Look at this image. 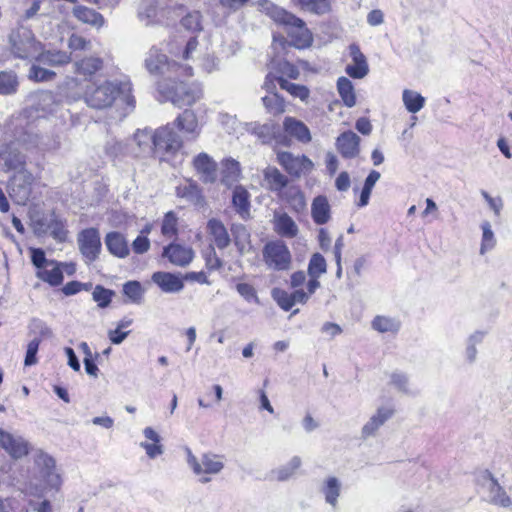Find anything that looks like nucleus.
<instances>
[{
  "label": "nucleus",
  "mask_w": 512,
  "mask_h": 512,
  "mask_svg": "<svg viewBox=\"0 0 512 512\" xmlns=\"http://www.w3.org/2000/svg\"><path fill=\"white\" fill-rule=\"evenodd\" d=\"M131 91L129 81H104L88 86L84 99L86 104L94 109L109 108L116 101L122 102L128 108L133 109L135 100Z\"/></svg>",
  "instance_id": "obj_1"
},
{
  "label": "nucleus",
  "mask_w": 512,
  "mask_h": 512,
  "mask_svg": "<svg viewBox=\"0 0 512 512\" xmlns=\"http://www.w3.org/2000/svg\"><path fill=\"white\" fill-rule=\"evenodd\" d=\"M258 6L262 12L269 16L275 23L283 25L291 38L292 44L299 49L311 46L313 42L312 33L306 27L305 22L275 5L269 0H259Z\"/></svg>",
  "instance_id": "obj_2"
},
{
  "label": "nucleus",
  "mask_w": 512,
  "mask_h": 512,
  "mask_svg": "<svg viewBox=\"0 0 512 512\" xmlns=\"http://www.w3.org/2000/svg\"><path fill=\"white\" fill-rule=\"evenodd\" d=\"M60 484L55 460L46 453H38L34 460L33 480L26 486V494L40 498L46 490L58 489Z\"/></svg>",
  "instance_id": "obj_3"
},
{
  "label": "nucleus",
  "mask_w": 512,
  "mask_h": 512,
  "mask_svg": "<svg viewBox=\"0 0 512 512\" xmlns=\"http://www.w3.org/2000/svg\"><path fill=\"white\" fill-rule=\"evenodd\" d=\"M185 453L188 467L201 484L211 482L213 477L220 474L225 467V457L223 455L205 452L197 457L188 447L185 448Z\"/></svg>",
  "instance_id": "obj_4"
},
{
  "label": "nucleus",
  "mask_w": 512,
  "mask_h": 512,
  "mask_svg": "<svg viewBox=\"0 0 512 512\" xmlns=\"http://www.w3.org/2000/svg\"><path fill=\"white\" fill-rule=\"evenodd\" d=\"M9 44L11 53L19 59L36 57L42 49L41 43L36 40L33 32L23 25L11 31Z\"/></svg>",
  "instance_id": "obj_5"
},
{
  "label": "nucleus",
  "mask_w": 512,
  "mask_h": 512,
  "mask_svg": "<svg viewBox=\"0 0 512 512\" xmlns=\"http://www.w3.org/2000/svg\"><path fill=\"white\" fill-rule=\"evenodd\" d=\"M21 130H15L12 136H6L0 144V170L18 171L26 168V156L19 151L23 144L18 140Z\"/></svg>",
  "instance_id": "obj_6"
},
{
  "label": "nucleus",
  "mask_w": 512,
  "mask_h": 512,
  "mask_svg": "<svg viewBox=\"0 0 512 512\" xmlns=\"http://www.w3.org/2000/svg\"><path fill=\"white\" fill-rule=\"evenodd\" d=\"M477 482L484 490L486 502L499 508L512 509V498L489 470L480 471Z\"/></svg>",
  "instance_id": "obj_7"
},
{
  "label": "nucleus",
  "mask_w": 512,
  "mask_h": 512,
  "mask_svg": "<svg viewBox=\"0 0 512 512\" xmlns=\"http://www.w3.org/2000/svg\"><path fill=\"white\" fill-rule=\"evenodd\" d=\"M145 65L147 70L154 75L170 73L169 76H172V74H178V72L187 77L193 75V68L190 65H182L176 61L169 62L167 56L155 47L149 50Z\"/></svg>",
  "instance_id": "obj_8"
},
{
  "label": "nucleus",
  "mask_w": 512,
  "mask_h": 512,
  "mask_svg": "<svg viewBox=\"0 0 512 512\" xmlns=\"http://www.w3.org/2000/svg\"><path fill=\"white\" fill-rule=\"evenodd\" d=\"M180 76H182L180 72L174 74L173 77L169 76V78L173 79L175 85L170 89L168 98L178 107L191 106L201 98L202 90L195 83H186L180 80ZM183 77L185 76L183 75Z\"/></svg>",
  "instance_id": "obj_9"
},
{
  "label": "nucleus",
  "mask_w": 512,
  "mask_h": 512,
  "mask_svg": "<svg viewBox=\"0 0 512 512\" xmlns=\"http://www.w3.org/2000/svg\"><path fill=\"white\" fill-rule=\"evenodd\" d=\"M263 259L266 265L273 270H288L291 265V253L282 241L268 242L263 248Z\"/></svg>",
  "instance_id": "obj_10"
},
{
  "label": "nucleus",
  "mask_w": 512,
  "mask_h": 512,
  "mask_svg": "<svg viewBox=\"0 0 512 512\" xmlns=\"http://www.w3.org/2000/svg\"><path fill=\"white\" fill-rule=\"evenodd\" d=\"M33 174L27 169H20L14 173L8 183L10 197L19 205H24L31 194Z\"/></svg>",
  "instance_id": "obj_11"
},
{
  "label": "nucleus",
  "mask_w": 512,
  "mask_h": 512,
  "mask_svg": "<svg viewBox=\"0 0 512 512\" xmlns=\"http://www.w3.org/2000/svg\"><path fill=\"white\" fill-rule=\"evenodd\" d=\"M18 140L23 144L27 151L36 149L38 152L45 153L59 148L60 142L56 138L39 135L33 131L32 127L21 128V135Z\"/></svg>",
  "instance_id": "obj_12"
},
{
  "label": "nucleus",
  "mask_w": 512,
  "mask_h": 512,
  "mask_svg": "<svg viewBox=\"0 0 512 512\" xmlns=\"http://www.w3.org/2000/svg\"><path fill=\"white\" fill-rule=\"evenodd\" d=\"M77 244L81 255L87 263L94 262L101 251L100 233L96 228H87L77 235Z\"/></svg>",
  "instance_id": "obj_13"
},
{
  "label": "nucleus",
  "mask_w": 512,
  "mask_h": 512,
  "mask_svg": "<svg viewBox=\"0 0 512 512\" xmlns=\"http://www.w3.org/2000/svg\"><path fill=\"white\" fill-rule=\"evenodd\" d=\"M156 155L161 159L164 155H174L182 147L181 137L169 124L156 129Z\"/></svg>",
  "instance_id": "obj_14"
},
{
  "label": "nucleus",
  "mask_w": 512,
  "mask_h": 512,
  "mask_svg": "<svg viewBox=\"0 0 512 512\" xmlns=\"http://www.w3.org/2000/svg\"><path fill=\"white\" fill-rule=\"evenodd\" d=\"M277 161L291 176L300 177L312 171L314 164L305 155H295L288 151H277Z\"/></svg>",
  "instance_id": "obj_15"
},
{
  "label": "nucleus",
  "mask_w": 512,
  "mask_h": 512,
  "mask_svg": "<svg viewBox=\"0 0 512 512\" xmlns=\"http://www.w3.org/2000/svg\"><path fill=\"white\" fill-rule=\"evenodd\" d=\"M246 131L257 137V139L263 144H269L272 141H275L277 144L288 143L286 137L281 133L280 126L273 121L263 124L259 122H251L246 125Z\"/></svg>",
  "instance_id": "obj_16"
},
{
  "label": "nucleus",
  "mask_w": 512,
  "mask_h": 512,
  "mask_svg": "<svg viewBox=\"0 0 512 512\" xmlns=\"http://www.w3.org/2000/svg\"><path fill=\"white\" fill-rule=\"evenodd\" d=\"M156 130L149 128L138 129L133 135L129 144L130 154L135 157L156 155Z\"/></svg>",
  "instance_id": "obj_17"
},
{
  "label": "nucleus",
  "mask_w": 512,
  "mask_h": 512,
  "mask_svg": "<svg viewBox=\"0 0 512 512\" xmlns=\"http://www.w3.org/2000/svg\"><path fill=\"white\" fill-rule=\"evenodd\" d=\"M0 446L14 459L22 458L29 453V443L26 439L1 429Z\"/></svg>",
  "instance_id": "obj_18"
},
{
  "label": "nucleus",
  "mask_w": 512,
  "mask_h": 512,
  "mask_svg": "<svg viewBox=\"0 0 512 512\" xmlns=\"http://www.w3.org/2000/svg\"><path fill=\"white\" fill-rule=\"evenodd\" d=\"M319 492L324 497L326 504L331 507L332 511H337L339 499L342 492V482L336 476H328L323 479Z\"/></svg>",
  "instance_id": "obj_19"
},
{
  "label": "nucleus",
  "mask_w": 512,
  "mask_h": 512,
  "mask_svg": "<svg viewBox=\"0 0 512 512\" xmlns=\"http://www.w3.org/2000/svg\"><path fill=\"white\" fill-rule=\"evenodd\" d=\"M199 42L196 37H178L169 43V53L178 59L190 60L197 52Z\"/></svg>",
  "instance_id": "obj_20"
},
{
  "label": "nucleus",
  "mask_w": 512,
  "mask_h": 512,
  "mask_svg": "<svg viewBox=\"0 0 512 512\" xmlns=\"http://www.w3.org/2000/svg\"><path fill=\"white\" fill-rule=\"evenodd\" d=\"M360 137L353 131H345L336 139V147L342 157L356 158L360 153Z\"/></svg>",
  "instance_id": "obj_21"
},
{
  "label": "nucleus",
  "mask_w": 512,
  "mask_h": 512,
  "mask_svg": "<svg viewBox=\"0 0 512 512\" xmlns=\"http://www.w3.org/2000/svg\"><path fill=\"white\" fill-rule=\"evenodd\" d=\"M394 410L390 407H379L375 414L363 425L361 429V438L366 440L376 436L377 431L384 423L392 417Z\"/></svg>",
  "instance_id": "obj_22"
},
{
  "label": "nucleus",
  "mask_w": 512,
  "mask_h": 512,
  "mask_svg": "<svg viewBox=\"0 0 512 512\" xmlns=\"http://www.w3.org/2000/svg\"><path fill=\"white\" fill-rule=\"evenodd\" d=\"M349 53L352 59V63L347 65L346 73L354 79H362L369 72V66L365 55L361 52L357 44H351L349 46Z\"/></svg>",
  "instance_id": "obj_23"
},
{
  "label": "nucleus",
  "mask_w": 512,
  "mask_h": 512,
  "mask_svg": "<svg viewBox=\"0 0 512 512\" xmlns=\"http://www.w3.org/2000/svg\"><path fill=\"white\" fill-rule=\"evenodd\" d=\"M193 166L203 182L213 183L217 179V164L208 154H198L193 160Z\"/></svg>",
  "instance_id": "obj_24"
},
{
  "label": "nucleus",
  "mask_w": 512,
  "mask_h": 512,
  "mask_svg": "<svg viewBox=\"0 0 512 512\" xmlns=\"http://www.w3.org/2000/svg\"><path fill=\"white\" fill-rule=\"evenodd\" d=\"M151 279L164 293H179L184 288L181 277L169 272H155Z\"/></svg>",
  "instance_id": "obj_25"
},
{
  "label": "nucleus",
  "mask_w": 512,
  "mask_h": 512,
  "mask_svg": "<svg viewBox=\"0 0 512 512\" xmlns=\"http://www.w3.org/2000/svg\"><path fill=\"white\" fill-rule=\"evenodd\" d=\"M35 232L38 234L50 232L51 236L58 242L66 241L68 233L63 221L54 214L45 218L44 222L40 223L39 227L35 228Z\"/></svg>",
  "instance_id": "obj_26"
},
{
  "label": "nucleus",
  "mask_w": 512,
  "mask_h": 512,
  "mask_svg": "<svg viewBox=\"0 0 512 512\" xmlns=\"http://www.w3.org/2000/svg\"><path fill=\"white\" fill-rule=\"evenodd\" d=\"M163 255L176 266L188 265L194 256L193 250L179 244H171L164 249Z\"/></svg>",
  "instance_id": "obj_27"
},
{
  "label": "nucleus",
  "mask_w": 512,
  "mask_h": 512,
  "mask_svg": "<svg viewBox=\"0 0 512 512\" xmlns=\"http://www.w3.org/2000/svg\"><path fill=\"white\" fill-rule=\"evenodd\" d=\"M207 231L217 248L225 249L230 245V235L220 220L210 219L207 223Z\"/></svg>",
  "instance_id": "obj_28"
},
{
  "label": "nucleus",
  "mask_w": 512,
  "mask_h": 512,
  "mask_svg": "<svg viewBox=\"0 0 512 512\" xmlns=\"http://www.w3.org/2000/svg\"><path fill=\"white\" fill-rule=\"evenodd\" d=\"M284 131L301 143H309L312 139L309 128L300 120L286 117L283 121Z\"/></svg>",
  "instance_id": "obj_29"
},
{
  "label": "nucleus",
  "mask_w": 512,
  "mask_h": 512,
  "mask_svg": "<svg viewBox=\"0 0 512 512\" xmlns=\"http://www.w3.org/2000/svg\"><path fill=\"white\" fill-rule=\"evenodd\" d=\"M311 217L317 225L326 224L331 218V207L326 196L315 197L311 204Z\"/></svg>",
  "instance_id": "obj_30"
},
{
  "label": "nucleus",
  "mask_w": 512,
  "mask_h": 512,
  "mask_svg": "<svg viewBox=\"0 0 512 512\" xmlns=\"http://www.w3.org/2000/svg\"><path fill=\"white\" fill-rule=\"evenodd\" d=\"M36 276L51 286H59L64 278L61 264L56 260L50 261L48 267L38 270Z\"/></svg>",
  "instance_id": "obj_31"
},
{
  "label": "nucleus",
  "mask_w": 512,
  "mask_h": 512,
  "mask_svg": "<svg viewBox=\"0 0 512 512\" xmlns=\"http://www.w3.org/2000/svg\"><path fill=\"white\" fill-rule=\"evenodd\" d=\"M264 181L269 190L281 193L288 185V178L276 167L268 166L263 171Z\"/></svg>",
  "instance_id": "obj_32"
},
{
  "label": "nucleus",
  "mask_w": 512,
  "mask_h": 512,
  "mask_svg": "<svg viewBox=\"0 0 512 512\" xmlns=\"http://www.w3.org/2000/svg\"><path fill=\"white\" fill-rule=\"evenodd\" d=\"M232 203L241 218L248 219L250 217V194L243 186H236L234 188Z\"/></svg>",
  "instance_id": "obj_33"
},
{
  "label": "nucleus",
  "mask_w": 512,
  "mask_h": 512,
  "mask_svg": "<svg viewBox=\"0 0 512 512\" xmlns=\"http://www.w3.org/2000/svg\"><path fill=\"white\" fill-rule=\"evenodd\" d=\"M108 251L116 257L125 258L129 255L128 244L119 232H110L105 237Z\"/></svg>",
  "instance_id": "obj_34"
},
{
  "label": "nucleus",
  "mask_w": 512,
  "mask_h": 512,
  "mask_svg": "<svg viewBox=\"0 0 512 512\" xmlns=\"http://www.w3.org/2000/svg\"><path fill=\"white\" fill-rule=\"evenodd\" d=\"M275 231L286 238H293L298 233V226L295 221L286 213L274 216Z\"/></svg>",
  "instance_id": "obj_35"
},
{
  "label": "nucleus",
  "mask_w": 512,
  "mask_h": 512,
  "mask_svg": "<svg viewBox=\"0 0 512 512\" xmlns=\"http://www.w3.org/2000/svg\"><path fill=\"white\" fill-rule=\"evenodd\" d=\"M73 15L81 22L100 28L104 24L103 16L94 9L85 6H75Z\"/></svg>",
  "instance_id": "obj_36"
},
{
  "label": "nucleus",
  "mask_w": 512,
  "mask_h": 512,
  "mask_svg": "<svg viewBox=\"0 0 512 512\" xmlns=\"http://www.w3.org/2000/svg\"><path fill=\"white\" fill-rule=\"evenodd\" d=\"M485 335L484 331L477 330L466 339L464 357L467 363L473 364L477 360V346L483 342Z\"/></svg>",
  "instance_id": "obj_37"
},
{
  "label": "nucleus",
  "mask_w": 512,
  "mask_h": 512,
  "mask_svg": "<svg viewBox=\"0 0 512 512\" xmlns=\"http://www.w3.org/2000/svg\"><path fill=\"white\" fill-rule=\"evenodd\" d=\"M70 55L64 51L49 50L37 55V61L43 65L61 66L69 63Z\"/></svg>",
  "instance_id": "obj_38"
},
{
  "label": "nucleus",
  "mask_w": 512,
  "mask_h": 512,
  "mask_svg": "<svg viewBox=\"0 0 512 512\" xmlns=\"http://www.w3.org/2000/svg\"><path fill=\"white\" fill-rule=\"evenodd\" d=\"M301 10L315 15H324L331 11L330 0H293Z\"/></svg>",
  "instance_id": "obj_39"
},
{
  "label": "nucleus",
  "mask_w": 512,
  "mask_h": 512,
  "mask_svg": "<svg viewBox=\"0 0 512 512\" xmlns=\"http://www.w3.org/2000/svg\"><path fill=\"white\" fill-rule=\"evenodd\" d=\"M176 195L193 204H199L203 200L200 188L193 182H186L179 185L176 188Z\"/></svg>",
  "instance_id": "obj_40"
},
{
  "label": "nucleus",
  "mask_w": 512,
  "mask_h": 512,
  "mask_svg": "<svg viewBox=\"0 0 512 512\" xmlns=\"http://www.w3.org/2000/svg\"><path fill=\"white\" fill-rule=\"evenodd\" d=\"M122 292L126 297L125 303L139 305L143 301L145 289L139 281H127L123 284Z\"/></svg>",
  "instance_id": "obj_41"
},
{
  "label": "nucleus",
  "mask_w": 512,
  "mask_h": 512,
  "mask_svg": "<svg viewBox=\"0 0 512 512\" xmlns=\"http://www.w3.org/2000/svg\"><path fill=\"white\" fill-rule=\"evenodd\" d=\"M176 126L185 133L199 134L198 120L192 110H184L175 120Z\"/></svg>",
  "instance_id": "obj_42"
},
{
  "label": "nucleus",
  "mask_w": 512,
  "mask_h": 512,
  "mask_svg": "<svg viewBox=\"0 0 512 512\" xmlns=\"http://www.w3.org/2000/svg\"><path fill=\"white\" fill-rule=\"evenodd\" d=\"M222 179L221 181L227 185L231 186L236 183L241 174L240 164L234 159H226L222 163Z\"/></svg>",
  "instance_id": "obj_43"
},
{
  "label": "nucleus",
  "mask_w": 512,
  "mask_h": 512,
  "mask_svg": "<svg viewBox=\"0 0 512 512\" xmlns=\"http://www.w3.org/2000/svg\"><path fill=\"white\" fill-rule=\"evenodd\" d=\"M18 86V76L14 71L0 72V95H13L17 92Z\"/></svg>",
  "instance_id": "obj_44"
},
{
  "label": "nucleus",
  "mask_w": 512,
  "mask_h": 512,
  "mask_svg": "<svg viewBox=\"0 0 512 512\" xmlns=\"http://www.w3.org/2000/svg\"><path fill=\"white\" fill-rule=\"evenodd\" d=\"M282 197L286 199L294 211L299 213L305 210L307 205L306 199L298 187H289L285 192L282 193Z\"/></svg>",
  "instance_id": "obj_45"
},
{
  "label": "nucleus",
  "mask_w": 512,
  "mask_h": 512,
  "mask_svg": "<svg viewBox=\"0 0 512 512\" xmlns=\"http://www.w3.org/2000/svg\"><path fill=\"white\" fill-rule=\"evenodd\" d=\"M75 71L83 76H92L102 68V60L98 57H87L75 62Z\"/></svg>",
  "instance_id": "obj_46"
},
{
  "label": "nucleus",
  "mask_w": 512,
  "mask_h": 512,
  "mask_svg": "<svg viewBox=\"0 0 512 512\" xmlns=\"http://www.w3.org/2000/svg\"><path fill=\"white\" fill-rule=\"evenodd\" d=\"M232 233L234 236V243L238 248L240 254H246L250 251V234L245 226L233 225Z\"/></svg>",
  "instance_id": "obj_47"
},
{
  "label": "nucleus",
  "mask_w": 512,
  "mask_h": 512,
  "mask_svg": "<svg viewBox=\"0 0 512 512\" xmlns=\"http://www.w3.org/2000/svg\"><path fill=\"white\" fill-rule=\"evenodd\" d=\"M402 100L410 113L419 112L425 104V98L420 93L409 89L403 91Z\"/></svg>",
  "instance_id": "obj_48"
},
{
  "label": "nucleus",
  "mask_w": 512,
  "mask_h": 512,
  "mask_svg": "<svg viewBox=\"0 0 512 512\" xmlns=\"http://www.w3.org/2000/svg\"><path fill=\"white\" fill-rule=\"evenodd\" d=\"M338 92L347 107L356 104V96L352 82L346 77H340L337 81Z\"/></svg>",
  "instance_id": "obj_49"
},
{
  "label": "nucleus",
  "mask_w": 512,
  "mask_h": 512,
  "mask_svg": "<svg viewBox=\"0 0 512 512\" xmlns=\"http://www.w3.org/2000/svg\"><path fill=\"white\" fill-rule=\"evenodd\" d=\"M481 230L482 238L479 252L481 255H484L496 246L497 240L489 221H483L481 223Z\"/></svg>",
  "instance_id": "obj_50"
},
{
  "label": "nucleus",
  "mask_w": 512,
  "mask_h": 512,
  "mask_svg": "<svg viewBox=\"0 0 512 512\" xmlns=\"http://www.w3.org/2000/svg\"><path fill=\"white\" fill-rule=\"evenodd\" d=\"M372 328L380 333H395L400 329V322L388 316H376L372 321Z\"/></svg>",
  "instance_id": "obj_51"
},
{
  "label": "nucleus",
  "mask_w": 512,
  "mask_h": 512,
  "mask_svg": "<svg viewBox=\"0 0 512 512\" xmlns=\"http://www.w3.org/2000/svg\"><path fill=\"white\" fill-rule=\"evenodd\" d=\"M301 464V458L299 456H294L286 465L273 470L272 476L278 481H285L295 474Z\"/></svg>",
  "instance_id": "obj_52"
},
{
  "label": "nucleus",
  "mask_w": 512,
  "mask_h": 512,
  "mask_svg": "<svg viewBox=\"0 0 512 512\" xmlns=\"http://www.w3.org/2000/svg\"><path fill=\"white\" fill-rule=\"evenodd\" d=\"M278 84L281 89L286 90L292 96L299 98L302 101H306L309 97V89L304 85L291 83L282 77L278 78Z\"/></svg>",
  "instance_id": "obj_53"
},
{
  "label": "nucleus",
  "mask_w": 512,
  "mask_h": 512,
  "mask_svg": "<svg viewBox=\"0 0 512 512\" xmlns=\"http://www.w3.org/2000/svg\"><path fill=\"white\" fill-rule=\"evenodd\" d=\"M262 102L267 112L270 114L279 115L285 111L284 100L277 93L264 96Z\"/></svg>",
  "instance_id": "obj_54"
},
{
  "label": "nucleus",
  "mask_w": 512,
  "mask_h": 512,
  "mask_svg": "<svg viewBox=\"0 0 512 512\" xmlns=\"http://www.w3.org/2000/svg\"><path fill=\"white\" fill-rule=\"evenodd\" d=\"M327 271V263L325 258L320 253H314L308 264L309 277H320Z\"/></svg>",
  "instance_id": "obj_55"
},
{
  "label": "nucleus",
  "mask_w": 512,
  "mask_h": 512,
  "mask_svg": "<svg viewBox=\"0 0 512 512\" xmlns=\"http://www.w3.org/2000/svg\"><path fill=\"white\" fill-rule=\"evenodd\" d=\"M389 384L399 392L410 394V384L408 376L400 371H394L389 376Z\"/></svg>",
  "instance_id": "obj_56"
},
{
  "label": "nucleus",
  "mask_w": 512,
  "mask_h": 512,
  "mask_svg": "<svg viewBox=\"0 0 512 512\" xmlns=\"http://www.w3.org/2000/svg\"><path fill=\"white\" fill-rule=\"evenodd\" d=\"M181 23L187 30L199 32L202 30V15L199 11L190 12L182 18Z\"/></svg>",
  "instance_id": "obj_57"
},
{
  "label": "nucleus",
  "mask_w": 512,
  "mask_h": 512,
  "mask_svg": "<svg viewBox=\"0 0 512 512\" xmlns=\"http://www.w3.org/2000/svg\"><path fill=\"white\" fill-rule=\"evenodd\" d=\"M105 151L112 157L130 154L129 145H126L117 139L107 141L105 144Z\"/></svg>",
  "instance_id": "obj_58"
},
{
  "label": "nucleus",
  "mask_w": 512,
  "mask_h": 512,
  "mask_svg": "<svg viewBox=\"0 0 512 512\" xmlns=\"http://www.w3.org/2000/svg\"><path fill=\"white\" fill-rule=\"evenodd\" d=\"M113 294H114V292L112 290H109L100 285H97L94 288L92 297H93V300L98 303L99 307L105 308L111 303Z\"/></svg>",
  "instance_id": "obj_59"
},
{
  "label": "nucleus",
  "mask_w": 512,
  "mask_h": 512,
  "mask_svg": "<svg viewBox=\"0 0 512 512\" xmlns=\"http://www.w3.org/2000/svg\"><path fill=\"white\" fill-rule=\"evenodd\" d=\"M161 232L166 237H173L177 232V217L173 212H168L162 222Z\"/></svg>",
  "instance_id": "obj_60"
},
{
  "label": "nucleus",
  "mask_w": 512,
  "mask_h": 512,
  "mask_svg": "<svg viewBox=\"0 0 512 512\" xmlns=\"http://www.w3.org/2000/svg\"><path fill=\"white\" fill-rule=\"evenodd\" d=\"M30 330L36 335L35 337H38L40 340L42 338H50L53 335L51 328L40 319H33L31 321Z\"/></svg>",
  "instance_id": "obj_61"
},
{
  "label": "nucleus",
  "mask_w": 512,
  "mask_h": 512,
  "mask_svg": "<svg viewBox=\"0 0 512 512\" xmlns=\"http://www.w3.org/2000/svg\"><path fill=\"white\" fill-rule=\"evenodd\" d=\"M272 297L276 301V303L279 305L281 309L284 311H289L293 307V303L291 301V297L289 292L275 288L272 291Z\"/></svg>",
  "instance_id": "obj_62"
},
{
  "label": "nucleus",
  "mask_w": 512,
  "mask_h": 512,
  "mask_svg": "<svg viewBox=\"0 0 512 512\" xmlns=\"http://www.w3.org/2000/svg\"><path fill=\"white\" fill-rule=\"evenodd\" d=\"M55 77V73L38 65H33L29 71V78L36 82L49 81Z\"/></svg>",
  "instance_id": "obj_63"
},
{
  "label": "nucleus",
  "mask_w": 512,
  "mask_h": 512,
  "mask_svg": "<svg viewBox=\"0 0 512 512\" xmlns=\"http://www.w3.org/2000/svg\"><path fill=\"white\" fill-rule=\"evenodd\" d=\"M41 340L38 337H34L27 345L26 356L24 359L25 366H32L37 363V352Z\"/></svg>",
  "instance_id": "obj_64"
}]
</instances>
